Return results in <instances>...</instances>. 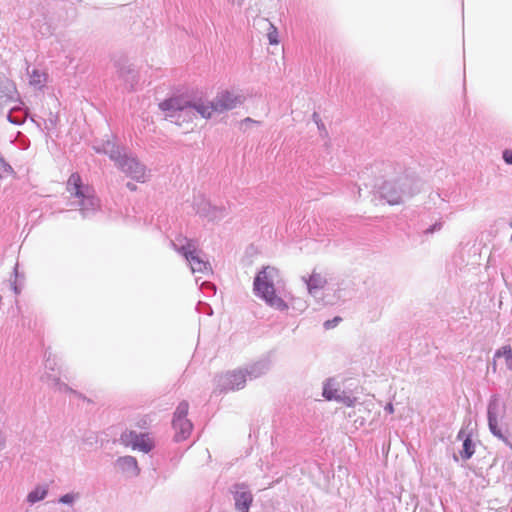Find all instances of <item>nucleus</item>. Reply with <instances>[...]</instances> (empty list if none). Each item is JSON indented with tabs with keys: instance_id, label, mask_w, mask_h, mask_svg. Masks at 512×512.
I'll return each mask as SVG.
<instances>
[{
	"instance_id": "f257e3e1",
	"label": "nucleus",
	"mask_w": 512,
	"mask_h": 512,
	"mask_svg": "<svg viewBox=\"0 0 512 512\" xmlns=\"http://www.w3.org/2000/svg\"><path fill=\"white\" fill-rule=\"evenodd\" d=\"M278 275V270L271 266L264 267L254 279V291L270 307L284 311L288 304L276 294L273 279Z\"/></svg>"
},
{
	"instance_id": "f03ea898",
	"label": "nucleus",
	"mask_w": 512,
	"mask_h": 512,
	"mask_svg": "<svg viewBox=\"0 0 512 512\" xmlns=\"http://www.w3.org/2000/svg\"><path fill=\"white\" fill-rule=\"evenodd\" d=\"M159 107L165 112L166 117L179 126L193 124L196 120L192 101L184 95L168 98L161 102Z\"/></svg>"
},
{
	"instance_id": "7ed1b4c3",
	"label": "nucleus",
	"mask_w": 512,
	"mask_h": 512,
	"mask_svg": "<svg viewBox=\"0 0 512 512\" xmlns=\"http://www.w3.org/2000/svg\"><path fill=\"white\" fill-rule=\"evenodd\" d=\"M66 190L71 197L77 199L81 209H88L89 206H95L96 198L91 186L84 184L78 173H72L66 183Z\"/></svg>"
},
{
	"instance_id": "20e7f679",
	"label": "nucleus",
	"mask_w": 512,
	"mask_h": 512,
	"mask_svg": "<svg viewBox=\"0 0 512 512\" xmlns=\"http://www.w3.org/2000/svg\"><path fill=\"white\" fill-rule=\"evenodd\" d=\"M188 410L189 405L187 402H181L176 408L172 424L177 441L185 440L191 434L193 426L187 419Z\"/></svg>"
},
{
	"instance_id": "39448f33",
	"label": "nucleus",
	"mask_w": 512,
	"mask_h": 512,
	"mask_svg": "<svg viewBox=\"0 0 512 512\" xmlns=\"http://www.w3.org/2000/svg\"><path fill=\"white\" fill-rule=\"evenodd\" d=\"M179 251L189 262L193 273L205 274L210 270L209 263L200 258L194 243L188 242L186 245L182 246Z\"/></svg>"
},
{
	"instance_id": "423d86ee",
	"label": "nucleus",
	"mask_w": 512,
	"mask_h": 512,
	"mask_svg": "<svg viewBox=\"0 0 512 512\" xmlns=\"http://www.w3.org/2000/svg\"><path fill=\"white\" fill-rule=\"evenodd\" d=\"M118 166L128 177L137 182H145L147 173L145 167L134 158L124 157L118 161Z\"/></svg>"
},
{
	"instance_id": "0eeeda50",
	"label": "nucleus",
	"mask_w": 512,
	"mask_h": 512,
	"mask_svg": "<svg viewBox=\"0 0 512 512\" xmlns=\"http://www.w3.org/2000/svg\"><path fill=\"white\" fill-rule=\"evenodd\" d=\"M121 440L126 446L149 452L153 448V441L148 434H137L134 431H126L122 434Z\"/></svg>"
},
{
	"instance_id": "6e6552de",
	"label": "nucleus",
	"mask_w": 512,
	"mask_h": 512,
	"mask_svg": "<svg viewBox=\"0 0 512 512\" xmlns=\"http://www.w3.org/2000/svg\"><path fill=\"white\" fill-rule=\"evenodd\" d=\"M244 101L245 97L242 94L234 93L232 91H223L219 93L214 100L218 112L231 110L242 104Z\"/></svg>"
},
{
	"instance_id": "1a4fd4ad",
	"label": "nucleus",
	"mask_w": 512,
	"mask_h": 512,
	"mask_svg": "<svg viewBox=\"0 0 512 512\" xmlns=\"http://www.w3.org/2000/svg\"><path fill=\"white\" fill-rule=\"evenodd\" d=\"M327 280L321 272L314 270L309 278L306 280L308 292L315 294L317 290H321L325 287Z\"/></svg>"
},
{
	"instance_id": "9d476101",
	"label": "nucleus",
	"mask_w": 512,
	"mask_h": 512,
	"mask_svg": "<svg viewBox=\"0 0 512 512\" xmlns=\"http://www.w3.org/2000/svg\"><path fill=\"white\" fill-rule=\"evenodd\" d=\"M193 110L196 113V119L198 116L204 119H209L214 112H218L216 109L215 102H192Z\"/></svg>"
},
{
	"instance_id": "9b49d317",
	"label": "nucleus",
	"mask_w": 512,
	"mask_h": 512,
	"mask_svg": "<svg viewBox=\"0 0 512 512\" xmlns=\"http://www.w3.org/2000/svg\"><path fill=\"white\" fill-rule=\"evenodd\" d=\"M253 496L248 491H236L235 493V506L240 512H248L252 504Z\"/></svg>"
},
{
	"instance_id": "f8f14e48",
	"label": "nucleus",
	"mask_w": 512,
	"mask_h": 512,
	"mask_svg": "<svg viewBox=\"0 0 512 512\" xmlns=\"http://www.w3.org/2000/svg\"><path fill=\"white\" fill-rule=\"evenodd\" d=\"M497 360H503L505 369L512 371V348L510 346H503L495 353L494 367Z\"/></svg>"
},
{
	"instance_id": "ddd939ff",
	"label": "nucleus",
	"mask_w": 512,
	"mask_h": 512,
	"mask_svg": "<svg viewBox=\"0 0 512 512\" xmlns=\"http://www.w3.org/2000/svg\"><path fill=\"white\" fill-rule=\"evenodd\" d=\"M381 193L383 198H385L390 205H398L402 202L400 193L396 191L391 184H384L381 187Z\"/></svg>"
},
{
	"instance_id": "4468645a",
	"label": "nucleus",
	"mask_w": 512,
	"mask_h": 512,
	"mask_svg": "<svg viewBox=\"0 0 512 512\" xmlns=\"http://www.w3.org/2000/svg\"><path fill=\"white\" fill-rule=\"evenodd\" d=\"M47 492L48 490L46 487L38 486L28 494L27 500L30 503H36L44 499L47 495Z\"/></svg>"
},
{
	"instance_id": "2eb2a0df",
	"label": "nucleus",
	"mask_w": 512,
	"mask_h": 512,
	"mask_svg": "<svg viewBox=\"0 0 512 512\" xmlns=\"http://www.w3.org/2000/svg\"><path fill=\"white\" fill-rule=\"evenodd\" d=\"M119 463L123 468L131 470L132 474L137 475L139 472L137 461L134 457L126 456L119 459Z\"/></svg>"
},
{
	"instance_id": "dca6fc26",
	"label": "nucleus",
	"mask_w": 512,
	"mask_h": 512,
	"mask_svg": "<svg viewBox=\"0 0 512 512\" xmlns=\"http://www.w3.org/2000/svg\"><path fill=\"white\" fill-rule=\"evenodd\" d=\"M488 422H489V428L491 430V432L497 436L498 438L500 439H504V436L501 432V430L499 429L498 427V423H497V418L496 416L493 414L492 412V409L489 408V411H488Z\"/></svg>"
},
{
	"instance_id": "f3484780",
	"label": "nucleus",
	"mask_w": 512,
	"mask_h": 512,
	"mask_svg": "<svg viewBox=\"0 0 512 512\" xmlns=\"http://www.w3.org/2000/svg\"><path fill=\"white\" fill-rule=\"evenodd\" d=\"M474 454V446L472 440L467 436L463 441V450L460 452L461 458L464 460L469 459Z\"/></svg>"
},
{
	"instance_id": "a211bd4d",
	"label": "nucleus",
	"mask_w": 512,
	"mask_h": 512,
	"mask_svg": "<svg viewBox=\"0 0 512 512\" xmlns=\"http://www.w3.org/2000/svg\"><path fill=\"white\" fill-rule=\"evenodd\" d=\"M336 393H337V390L333 388V385L331 382H327L325 385H324V388H323V396L327 399V400H332V399H336Z\"/></svg>"
},
{
	"instance_id": "6ab92c4d",
	"label": "nucleus",
	"mask_w": 512,
	"mask_h": 512,
	"mask_svg": "<svg viewBox=\"0 0 512 512\" xmlns=\"http://www.w3.org/2000/svg\"><path fill=\"white\" fill-rule=\"evenodd\" d=\"M268 41L271 45H277L279 43L278 40V31L276 27L270 24V29L267 33Z\"/></svg>"
},
{
	"instance_id": "aec40b11",
	"label": "nucleus",
	"mask_w": 512,
	"mask_h": 512,
	"mask_svg": "<svg viewBox=\"0 0 512 512\" xmlns=\"http://www.w3.org/2000/svg\"><path fill=\"white\" fill-rule=\"evenodd\" d=\"M342 321V318L339 316L334 317L332 320H327L324 322V328L329 330L337 326Z\"/></svg>"
},
{
	"instance_id": "412c9836",
	"label": "nucleus",
	"mask_w": 512,
	"mask_h": 512,
	"mask_svg": "<svg viewBox=\"0 0 512 512\" xmlns=\"http://www.w3.org/2000/svg\"><path fill=\"white\" fill-rule=\"evenodd\" d=\"M74 500V496L72 494H65L60 498V502L64 504L72 503Z\"/></svg>"
},
{
	"instance_id": "4be33fe9",
	"label": "nucleus",
	"mask_w": 512,
	"mask_h": 512,
	"mask_svg": "<svg viewBox=\"0 0 512 512\" xmlns=\"http://www.w3.org/2000/svg\"><path fill=\"white\" fill-rule=\"evenodd\" d=\"M503 158L506 163L512 164V150H505L503 153Z\"/></svg>"
},
{
	"instance_id": "5701e85b",
	"label": "nucleus",
	"mask_w": 512,
	"mask_h": 512,
	"mask_svg": "<svg viewBox=\"0 0 512 512\" xmlns=\"http://www.w3.org/2000/svg\"><path fill=\"white\" fill-rule=\"evenodd\" d=\"M148 425V419L146 417H144L143 419H141L138 423V426L139 427H146Z\"/></svg>"
},
{
	"instance_id": "b1692460",
	"label": "nucleus",
	"mask_w": 512,
	"mask_h": 512,
	"mask_svg": "<svg viewBox=\"0 0 512 512\" xmlns=\"http://www.w3.org/2000/svg\"><path fill=\"white\" fill-rule=\"evenodd\" d=\"M385 409L389 412V413H393L394 412V408L392 406V404H388Z\"/></svg>"
},
{
	"instance_id": "393cba45",
	"label": "nucleus",
	"mask_w": 512,
	"mask_h": 512,
	"mask_svg": "<svg viewBox=\"0 0 512 512\" xmlns=\"http://www.w3.org/2000/svg\"><path fill=\"white\" fill-rule=\"evenodd\" d=\"M127 187H128L131 191H135V190H136V186H135L134 184L127 183Z\"/></svg>"
},
{
	"instance_id": "a878e982",
	"label": "nucleus",
	"mask_w": 512,
	"mask_h": 512,
	"mask_svg": "<svg viewBox=\"0 0 512 512\" xmlns=\"http://www.w3.org/2000/svg\"><path fill=\"white\" fill-rule=\"evenodd\" d=\"M244 121H245V122H248V123L253 122V120H252L251 118H246Z\"/></svg>"
},
{
	"instance_id": "bb28decb",
	"label": "nucleus",
	"mask_w": 512,
	"mask_h": 512,
	"mask_svg": "<svg viewBox=\"0 0 512 512\" xmlns=\"http://www.w3.org/2000/svg\"><path fill=\"white\" fill-rule=\"evenodd\" d=\"M463 431H460L459 434H458V438H462L463 437Z\"/></svg>"
}]
</instances>
